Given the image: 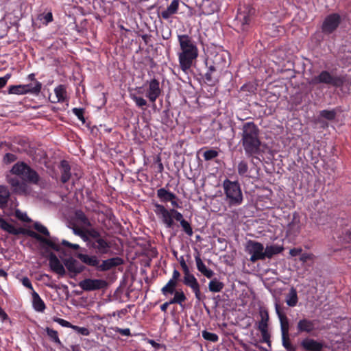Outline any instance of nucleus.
<instances>
[{
  "label": "nucleus",
  "instance_id": "f257e3e1",
  "mask_svg": "<svg viewBox=\"0 0 351 351\" xmlns=\"http://www.w3.org/2000/svg\"><path fill=\"white\" fill-rule=\"evenodd\" d=\"M10 172L16 176H7V182L10 185L12 193L16 195H29L32 189L28 183L39 184L40 178L38 173L24 162H18L14 164Z\"/></svg>",
  "mask_w": 351,
  "mask_h": 351
},
{
  "label": "nucleus",
  "instance_id": "f03ea898",
  "mask_svg": "<svg viewBox=\"0 0 351 351\" xmlns=\"http://www.w3.org/2000/svg\"><path fill=\"white\" fill-rule=\"evenodd\" d=\"M241 139L239 143L242 145L247 157H255L262 152V142L260 139V130L253 121L243 123L239 128Z\"/></svg>",
  "mask_w": 351,
  "mask_h": 351
},
{
  "label": "nucleus",
  "instance_id": "7ed1b4c3",
  "mask_svg": "<svg viewBox=\"0 0 351 351\" xmlns=\"http://www.w3.org/2000/svg\"><path fill=\"white\" fill-rule=\"evenodd\" d=\"M181 51L178 53L180 67L186 74L189 73L193 61L198 56V49L192 38L187 34L178 36Z\"/></svg>",
  "mask_w": 351,
  "mask_h": 351
},
{
  "label": "nucleus",
  "instance_id": "20e7f679",
  "mask_svg": "<svg viewBox=\"0 0 351 351\" xmlns=\"http://www.w3.org/2000/svg\"><path fill=\"white\" fill-rule=\"evenodd\" d=\"M312 85L319 84L339 88L342 92L350 93L351 90V77L347 74L332 75L326 70L322 71L315 75L309 82Z\"/></svg>",
  "mask_w": 351,
  "mask_h": 351
},
{
  "label": "nucleus",
  "instance_id": "39448f33",
  "mask_svg": "<svg viewBox=\"0 0 351 351\" xmlns=\"http://www.w3.org/2000/svg\"><path fill=\"white\" fill-rule=\"evenodd\" d=\"M0 228L3 230L8 232L9 234L13 235H27L36 239L39 242L47 245L49 247L53 249L54 251L60 250V247L56 243V242L58 241L57 239L53 238L51 239H45V237H42L41 235H40L39 234L36 233L33 230L25 229L23 228H16L12 224L7 222L5 219H4L2 217H0Z\"/></svg>",
  "mask_w": 351,
  "mask_h": 351
},
{
  "label": "nucleus",
  "instance_id": "423d86ee",
  "mask_svg": "<svg viewBox=\"0 0 351 351\" xmlns=\"http://www.w3.org/2000/svg\"><path fill=\"white\" fill-rule=\"evenodd\" d=\"M256 10L250 5L239 8L235 19V26L237 32L246 33L250 30L254 23Z\"/></svg>",
  "mask_w": 351,
  "mask_h": 351
},
{
  "label": "nucleus",
  "instance_id": "0eeeda50",
  "mask_svg": "<svg viewBox=\"0 0 351 351\" xmlns=\"http://www.w3.org/2000/svg\"><path fill=\"white\" fill-rule=\"evenodd\" d=\"M226 200L230 206H237L242 204L243 196L238 181H231L226 178L222 184Z\"/></svg>",
  "mask_w": 351,
  "mask_h": 351
},
{
  "label": "nucleus",
  "instance_id": "6e6552de",
  "mask_svg": "<svg viewBox=\"0 0 351 351\" xmlns=\"http://www.w3.org/2000/svg\"><path fill=\"white\" fill-rule=\"evenodd\" d=\"M154 213L161 219L167 228H171L175 225L173 219L180 223L184 220L183 215L174 208L167 210L163 205L153 202Z\"/></svg>",
  "mask_w": 351,
  "mask_h": 351
},
{
  "label": "nucleus",
  "instance_id": "1a4fd4ad",
  "mask_svg": "<svg viewBox=\"0 0 351 351\" xmlns=\"http://www.w3.org/2000/svg\"><path fill=\"white\" fill-rule=\"evenodd\" d=\"M40 243L43 244V243ZM43 245H45V243H43ZM45 245L47 246L46 247L43 246V248L45 250V253L43 254V256L47 258L51 270L60 276H64L66 271L64 265L60 263L56 254L49 251V248L51 250L52 248L46 244ZM53 250H54L53 249Z\"/></svg>",
  "mask_w": 351,
  "mask_h": 351
},
{
  "label": "nucleus",
  "instance_id": "9d476101",
  "mask_svg": "<svg viewBox=\"0 0 351 351\" xmlns=\"http://www.w3.org/2000/svg\"><path fill=\"white\" fill-rule=\"evenodd\" d=\"M245 251L251 255L250 261L252 263H256L258 260H265V248L260 242L254 240L247 241Z\"/></svg>",
  "mask_w": 351,
  "mask_h": 351
},
{
  "label": "nucleus",
  "instance_id": "9b49d317",
  "mask_svg": "<svg viewBox=\"0 0 351 351\" xmlns=\"http://www.w3.org/2000/svg\"><path fill=\"white\" fill-rule=\"evenodd\" d=\"M341 23V16L339 14L333 13L328 15L324 20L321 29L322 33L329 35L333 33Z\"/></svg>",
  "mask_w": 351,
  "mask_h": 351
},
{
  "label": "nucleus",
  "instance_id": "f8f14e48",
  "mask_svg": "<svg viewBox=\"0 0 351 351\" xmlns=\"http://www.w3.org/2000/svg\"><path fill=\"white\" fill-rule=\"evenodd\" d=\"M79 286L85 291H92L106 288L108 283L103 279L86 278L79 282Z\"/></svg>",
  "mask_w": 351,
  "mask_h": 351
},
{
  "label": "nucleus",
  "instance_id": "ddd939ff",
  "mask_svg": "<svg viewBox=\"0 0 351 351\" xmlns=\"http://www.w3.org/2000/svg\"><path fill=\"white\" fill-rule=\"evenodd\" d=\"M62 263L70 273L71 278H74L77 274L84 271L86 269V267L84 265L81 264L72 256L62 259Z\"/></svg>",
  "mask_w": 351,
  "mask_h": 351
},
{
  "label": "nucleus",
  "instance_id": "4468645a",
  "mask_svg": "<svg viewBox=\"0 0 351 351\" xmlns=\"http://www.w3.org/2000/svg\"><path fill=\"white\" fill-rule=\"evenodd\" d=\"M228 56L225 51L217 53L207 60L206 65L211 64L219 70V73H221L228 64Z\"/></svg>",
  "mask_w": 351,
  "mask_h": 351
},
{
  "label": "nucleus",
  "instance_id": "2eb2a0df",
  "mask_svg": "<svg viewBox=\"0 0 351 351\" xmlns=\"http://www.w3.org/2000/svg\"><path fill=\"white\" fill-rule=\"evenodd\" d=\"M148 88L146 93V97L152 103H155L157 98L161 95L162 89L160 87V83L158 80L154 78L147 81Z\"/></svg>",
  "mask_w": 351,
  "mask_h": 351
},
{
  "label": "nucleus",
  "instance_id": "dca6fc26",
  "mask_svg": "<svg viewBox=\"0 0 351 351\" xmlns=\"http://www.w3.org/2000/svg\"><path fill=\"white\" fill-rule=\"evenodd\" d=\"M296 329L297 335L302 333L311 335L316 329L315 320L307 318L300 319L297 322Z\"/></svg>",
  "mask_w": 351,
  "mask_h": 351
},
{
  "label": "nucleus",
  "instance_id": "f3484780",
  "mask_svg": "<svg viewBox=\"0 0 351 351\" xmlns=\"http://www.w3.org/2000/svg\"><path fill=\"white\" fill-rule=\"evenodd\" d=\"M110 248V243L103 237L93 241L88 247L89 250L94 251L99 255L107 254L109 252Z\"/></svg>",
  "mask_w": 351,
  "mask_h": 351
},
{
  "label": "nucleus",
  "instance_id": "a211bd4d",
  "mask_svg": "<svg viewBox=\"0 0 351 351\" xmlns=\"http://www.w3.org/2000/svg\"><path fill=\"white\" fill-rule=\"evenodd\" d=\"M300 346L304 351H322L324 348V343L310 337H306L300 341Z\"/></svg>",
  "mask_w": 351,
  "mask_h": 351
},
{
  "label": "nucleus",
  "instance_id": "6ab92c4d",
  "mask_svg": "<svg viewBox=\"0 0 351 351\" xmlns=\"http://www.w3.org/2000/svg\"><path fill=\"white\" fill-rule=\"evenodd\" d=\"M275 309L280 320L282 335H289V322L288 317H287L285 313L282 311L281 306L278 303L275 304Z\"/></svg>",
  "mask_w": 351,
  "mask_h": 351
},
{
  "label": "nucleus",
  "instance_id": "aec40b11",
  "mask_svg": "<svg viewBox=\"0 0 351 351\" xmlns=\"http://www.w3.org/2000/svg\"><path fill=\"white\" fill-rule=\"evenodd\" d=\"M123 261L120 257H113L102 261L101 265H99L98 270L101 271H106L111 269L112 268L122 265Z\"/></svg>",
  "mask_w": 351,
  "mask_h": 351
},
{
  "label": "nucleus",
  "instance_id": "412c9836",
  "mask_svg": "<svg viewBox=\"0 0 351 351\" xmlns=\"http://www.w3.org/2000/svg\"><path fill=\"white\" fill-rule=\"evenodd\" d=\"M219 73V70L213 66L208 64V70L204 75L205 82L209 86H215L218 82V76L216 73Z\"/></svg>",
  "mask_w": 351,
  "mask_h": 351
},
{
  "label": "nucleus",
  "instance_id": "4be33fe9",
  "mask_svg": "<svg viewBox=\"0 0 351 351\" xmlns=\"http://www.w3.org/2000/svg\"><path fill=\"white\" fill-rule=\"evenodd\" d=\"M77 257L85 265L91 267H95L98 270L99 259L96 255L89 256L88 254L78 253L77 254Z\"/></svg>",
  "mask_w": 351,
  "mask_h": 351
},
{
  "label": "nucleus",
  "instance_id": "5701e85b",
  "mask_svg": "<svg viewBox=\"0 0 351 351\" xmlns=\"http://www.w3.org/2000/svg\"><path fill=\"white\" fill-rule=\"evenodd\" d=\"M195 260L197 265V270L202 273L204 276L208 278H211L214 276V272L213 270L208 269L205 264L203 263L202 260L200 258V254L199 252L197 253V255L195 256Z\"/></svg>",
  "mask_w": 351,
  "mask_h": 351
},
{
  "label": "nucleus",
  "instance_id": "b1692460",
  "mask_svg": "<svg viewBox=\"0 0 351 351\" xmlns=\"http://www.w3.org/2000/svg\"><path fill=\"white\" fill-rule=\"evenodd\" d=\"M179 0H173L167 9L160 12V16L165 20L169 19L172 15L178 12Z\"/></svg>",
  "mask_w": 351,
  "mask_h": 351
},
{
  "label": "nucleus",
  "instance_id": "393cba45",
  "mask_svg": "<svg viewBox=\"0 0 351 351\" xmlns=\"http://www.w3.org/2000/svg\"><path fill=\"white\" fill-rule=\"evenodd\" d=\"M61 178L62 183L67 182L71 178V167L68 161L63 160L60 162Z\"/></svg>",
  "mask_w": 351,
  "mask_h": 351
},
{
  "label": "nucleus",
  "instance_id": "a878e982",
  "mask_svg": "<svg viewBox=\"0 0 351 351\" xmlns=\"http://www.w3.org/2000/svg\"><path fill=\"white\" fill-rule=\"evenodd\" d=\"M157 197L162 202H168L172 200V199H177L176 194L165 188H160L157 190Z\"/></svg>",
  "mask_w": 351,
  "mask_h": 351
},
{
  "label": "nucleus",
  "instance_id": "bb28decb",
  "mask_svg": "<svg viewBox=\"0 0 351 351\" xmlns=\"http://www.w3.org/2000/svg\"><path fill=\"white\" fill-rule=\"evenodd\" d=\"M284 250L282 245H267L265 249V259L271 258L274 255L281 253Z\"/></svg>",
  "mask_w": 351,
  "mask_h": 351
},
{
  "label": "nucleus",
  "instance_id": "cd10ccee",
  "mask_svg": "<svg viewBox=\"0 0 351 351\" xmlns=\"http://www.w3.org/2000/svg\"><path fill=\"white\" fill-rule=\"evenodd\" d=\"M32 304L34 310L38 312H43L46 308L43 300L40 298L38 293L34 291L32 292Z\"/></svg>",
  "mask_w": 351,
  "mask_h": 351
},
{
  "label": "nucleus",
  "instance_id": "c85d7f7f",
  "mask_svg": "<svg viewBox=\"0 0 351 351\" xmlns=\"http://www.w3.org/2000/svg\"><path fill=\"white\" fill-rule=\"evenodd\" d=\"M286 303L289 306L294 307L298 302V297L296 289L291 287L289 293L286 295Z\"/></svg>",
  "mask_w": 351,
  "mask_h": 351
},
{
  "label": "nucleus",
  "instance_id": "c756f323",
  "mask_svg": "<svg viewBox=\"0 0 351 351\" xmlns=\"http://www.w3.org/2000/svg\"><path fill=\"white\" fill-rule=\"evenodd\" d=\"M34 228L38 231L40 233L43 234V235L47 237L48 238H45L46 239H53V238H56L58 239V241L56 242L57 245L59 246L60 247V250L59 251H57L58 252H61L62 251V249L60 247V244L59 243V239L58 238L56 237H51L50 236V233L49 232V230H47V228L44 226L43 225L40 224V223L38 222H36L34 223Z\"/></svg>",
  "mask_w": 351,
  "mask_h": 351
},
{
  "label": "nucleus",
  "instance_id": "7c9ffc66",
  "mask_svg": "<svg viewBox=\"0 0 351 351\" xmlns=\"http://www.w3.org/2000/svg\"><path fill=\"white\" fill-rule=\"evenodd\" d=\"M54 92L56 97V101H52L51 102H64L66 100V90L64 85L60 84L58 86L54 89Z\"/></svg>",
  "mask_w": 351,
  "mask_h": 351
},
{
  "label": "nucleus",
  "instance_id": "2f4dec72",
  "mask_svg": "<svg viewBox=\"0 0 351 351\" xmlns=\"http://www.w3.org/2000/svg\"><path fill=\"white\" fill-rule=\"evenodd\" d=\"M10 197V193L6 186L0 185V207L4 208L7 206Z\"/></svg>",
  "mask_w": 351,
  "mask_h": 351
},
{
  "label": "nucleus",
  "instance_id": "473e14b6",
  "mask_svg": "<svg viewBox=\"0 0 351 351\" xmlns=\"http://www.w3.org/2000/svg\"><path fill=\"white\" fill-rule=\"evenodd\" d=\"M259 315L261 317V320L258 323V329L262 330L268 328L269 313L267 310L261 309L259 311Z\"/></svg>",
  "mask_w": 351,
  "mask_h": 351
},
{
  "label": "nucleus",
  "instance_id": "72a5a7b5",
  "mask_svg": "<svg viewBox=\"0 0 351 351\" xmlns=\"http://www.w3.org/2000/svg\"><path fill=\"white\" fill-rule=\"evenodd\" d=\"M177 285H178L177 280L170 279L169 280V282H167V284L162 288V289H161L162 293L164 295H167L169 294L172 295L176 291V287Z\"/></svg>",
  "mask_w": 351,
  "mask_h": 351
},
{
  "label": "nucleus",
  "instance_id": "f704fd0d",
  "mask_svg": "<svg viewBox=\"0 0 351 351\" xmlns=\"http://www.w3.org/2000/svg\"><path fill=\"white\" fill-rule=\"evenodd\" d=\"M224 287V284L217 278L212 279L208 284V289L211 292H220Z\"/></svg>",
  "mask_w": 351,
  "mask_h": 351
},
{
  "label": "nucleus",
  "instance_id": "c9c22d12",
  "mask_svg": "<svg viewBox=\"0 0 351 351\" xmlns=\"http://www.w3.org/2000/svg\"><path fill=\"white\" fill-rule=\"evenodd\" d=\"M27 86H23V84L12 85L9 86L8 93V94L25 95L27 94V90L25 89Z\"/></svg>",
  "mask_w": 351,
  "mask_h": 351
},
{
  "label": "nucleus",
  "instance_id": "e433bc0d",
  "mask_svg": "<svg viewBox=\"0 0 351 351\" xmlns=\"http://www.w3.org/2000/svg\"><path fill=\"white\" fill-rule=\"evenodd\" d=\"M23 86H27L25 88L27 90V94L30 93L36 95L40 93L42 88V84L38 81H36L34 85L33 84H23Z\"/></svg>",
  "mask_w": 351,
  "mask_h": 351
},
{
  "label": "nucleus",
  "instance_id": "4c0bfd02",
  "mask_svg": "<svg viewBox=\"0 0 351 351\" xmlns=\"http://www.w3.org/2000/svg\"><path fill=\"white\" fill-rule=\"evenodd\" d=\"M183 283L184 285L190 287L192 291L200 286L194 275L190 277H184Z\"/></svg>",
  "mask_w": 351,
  "mask_h": 351
},
{
  "label": "nucleus",
  "instance_id": "58836bf2",
  "mask_svg": "<svg viewBox=\"0 0 351 351\" xmlns=\"http://www.w3.org/2000/svg\"><path fill=\"white\" fill-rule=\"evenodd\" d=\"M75 217L77 219V220L80 221L83 225L88 226V227H90L92 226L89 219H88V217H86V215L82 210H77L75 212Z\"/></svg>",
  "mask_w": 351,
  "mask_h": 351
},
{
  "label": "nucleus",
  "instance_id": "ea45409f",
  "mask_svg": "<svg viewBox=\"0 0 351 351\" xmlns=\"http://www.w3.org/2000/svg\"><path fill=\"white\" fill-rule=\"evenodd\" d=\"M298 215L295 213L293 215L292 221L288 224L290 231H293L295 233H298L300 230V220L298 219Z\"/></svg>",
  "mask_w": 351,
  "mask_h": 351
},
{
  "label": "nucleus",
  "instance_id": "a19ab883",
  "mask_svg": "<svg viewBox=\"0 0 351 351\" xmlns=\"http://www.w3.org/2000/svg\"><path fill=\"white\" fill-rule=\"evenodd\" d=\"M46 332L48 335V337L50 338V339L53 341L54 343H57L60 347H62L63 345L62 342L60 341L59 337H58V333L56 330L50 328H46L45 329Z\"/></svg>",
  "mask_w": 351,
  "mask_h": 351
},
{
  "label": "nucleus",
  "instance_id": "79ce46f5",
  "mask_svg": "<svg viewBox=\"0 0 351 351\" xmlns=\"http://www.w3.org/2000/svg\"><path fill=\"white\" fill-rule=\"evenodd\" d=\"M337 116V111L332 110H323L319 112V117L328 121H333Z\"/></svg>",
  "mask_w": 351,
  "mask_h": 351
},
{
  "label": "nucleus",
  "instance_id": "37998d69",
  "mask_svg": "<svg viewBox=\"0 0 351 351\" xmlns=\"http://www.w3.org/2000/svg\"><path fill=\"white\" fill-rule=\"evenodd\" d=\"M282 342L284 348L288 351H295L296 347L290 342L289 335H282Z\"/></svg>",
  "mask_w": 351,
  "mask_h": 351
},
{
  "label": "nucleus",
  "instance_id": "c03bdc74",
  "mask_svg": "<svg viewBox=\"0 0 351 351\" xmlns=\"http://www.w3.org/2000/svg\"><path fill=\"white\" fill-rule=\"evenodd\" d=\"M173 298H175L176 301L177 302V304L180 305L181 306H183V302H184L186 300V297L182 290L176 291L173 293Z\"/></svg>",
  "mask_w": 351,
  "mask_h": 351
},
{
  "label": "nucleus",
  "instance_id": "a18cd8bd",
  "mask_svg": "<svg viewBox=\"0 0 351 351\" xmlns=\"http://www.w3.org/2000/svg\"><path fill=\"white\" fill-rule=\"evenodd\" d=\"M180 224L182 228L183 232L186 235H188L189 237H191L193 235V228L191 227V223L188 221H186V219L182 220L180 223Z\"/></svg>",
  "mask_w": 351,
  "mask_h": 351
},
{
  "label": "nucleus",
  "instance_id": "49530a36",
  "mask_svg": "<svg viewBox=\"0 0 351 351\" xmlns=\"http://www.w3.org/2000/svg\"><path fill=\"white\" fill-rule=\"evenodd\" d=\"M237 171L239 176H247L246 174L248 171L247 162L245 160L240 161L238 164Z\"/></svg>",
  "mask_w": 351,
  "mask_h": 351
},
{
  "label": "nucleus",
  "instance_id": "de8ad7c7",
  "mask_svg": "<svg viewBox=\"0 0 351 351\" xmlns=\"http://www.w3.org/2000/svg\"><path fill=\"white\" fill-rule=\"evenodd\" d=\"M131 98L138 107L145 109V107L147 106V102L144 98L135 95H132Z\"/></svg>",
  "mask_w": 351,
  "mask_h": 351
},
{
  "label": "nucleus",
  "instance_id": "09e8293b",
  "mask_svg": "<svg viewBox=\"0 0 351 351\" xmlns=\"http://www.w3.org/2000/svg\"><path fill=\"white\" fill-rule=\"evenodd\" d=\"M338 238L343 243H351V230H346Z\"/></svg>",
  "mask_w": 351,
  "mask_h": 351
},
{
  "label": "nucleus",
  "instance_id": "8fccbe9b",
  "mask_svg": "<svg viewBox=\"0 0 351 351\" xmlns=\"http://www.w3.org/2000/svg\"><path fill=\"white\" fill-rule=\"evenodd\" d=\"M202 337L204 339L211 342H217L219 340V337L217 334L210 332L207 330L202 331Z\"/></svg>",
  "mask_w": 351,
  "mask_h": 351
},
{
  "label": "nucleus",
  "instance_id": "3c124183",
  "mask_svg": "<svg viewBox=\"0 0 351 351\" xmlns=\"http://www.w3.org/2000/svg\"><path fill=\"white\" fill-rule=\"evenodd\" d=\"M169 110L168 109L163 110L162 112L161 122L167 126H170L173 123V121L169 117Z\"/></svg>",
  "mask_w": 351,
  "mask_h": 351
},
{
  "label": "nucleus",
  "instance_id": "603ef678",
  "mask_svg": "<svg viewBox=\"0 0 351 351\" xmlns=\"http://www.w3.org/2000/svg\"><path fill=\"white\" fill-rule=\"evenodd\" d=\"M259 330L262 336V339L261 340V342L266 343L270 347L271 343L270 340L271 335L268 331V328L262 329Z\"/></svg>",
  "mask_w": 351,
  "mask_h": 351
},
{
  "label": "nucleus",
  "instance_id": "864d4df0",
  "mask_svg": "<svg viewBox=\"0 0 351 351\" xmlns=\"http://www.w3.org/2000/svg\"><path fill=\"white\" fill-rule=\"evenodd\" d=\"M219 153L215 149H208L204 152V158L205 160H210L217 157Z\"/></svg>",
  "mask_w": 351,
  "mask_h": 351
},
{
  "label": "nucleus",
  "instance_id": "5fc2aeb1",
  "mask_svg": "<svg viewBox=\"0 0 351 351\" xmlns=\"http://www.w3.org/2000/svg\"><path fill=\"white\" fill-rule=\"evenodd\" d=\"M87 230H88V234H89L90 239L92 241L94 240L99 239L102 237L101 236L100 232L95 228L87 229Z\"/></svg>",
  "mask_w": 351,
  "mask_h": 351
},
{
  "label": "nucleus",
  "instance_id": "6e6d98bb",
  "mask_svg": "<svg viewBox=\"0 0 351 351\" xmlns=\"http://www.w3.org/2000/svg\"><path fill=\"white\" fill-rule=\"evenodd\" d=\"M72 111L73 114L82 122V123H85L86 121L84 117V108H74L72 109Z\"/></svg>",
  "mask_w": 351,
  "mask_h": 351
},
{
  "label": "nucleus",
  "instance_id": "4d7b16f0",
  "mask_svg": "<svg viewBox=\"0 0 351 351\" xmlns=\"http://www.w3.org/2000/svg\"><path fill=\"white\" fill-rule=\"evenodd\" d=\"M71 328L73 329L77 333L84 336H88L90 334V331L87 328L80 327L75 325H72Z\"/></svg>",
  "mask_w": 351,
  "mask_h": 351
},
{
  "label": "nucleus",
  "instance_id": "13d9d810",
  "mask_svg": "<svg viewBox=\"0 0 351 351\" xmlns=\"http://www.w3.org/2000/svg\"><path fill=\"white\" fill-rule=\"evenodd\" d=\"M16 159L17 157L16 156V155L11 153H7L3 158V161L5 164H10L16 160Z\"/></svg>",
  "mask_w": 351,
  "mask_h": 351
},
{
  "label": "nucleus",
  "instance_id": "bf43d9fd",
  "mask_svg": "<svg viewBox=\"0 0 351 351\" xmlns=\"http://www.w3.org/2000/svg\"><path fill=\"white\" fill-rule=\"evenodd\" d=\"M53 321L55 322L58 323L60 325H61L62 326H64V327H67V328H71V326L73 325L69 322H68L66 320H64L63 319L57 317H53Z\"/></svg>",
  "mask_w": 351,
  "mask_h": 351
},
{
  "label": "nucleus",
  "instance_id": "052dcab7",
  "mask_svg": "<svg viewBox=\"0 0 351 351\" xmlns=\"http://www.w3.org/2000/svg\"><path fill=\"white\" fill-rule=\"evenodd\" d=\"M16 217L19 219H20L24 222H30L31 221V219L27 215L26 213H23L19 210L16 211Z\"/></svg>",
  "mask_w": 351,
  "mask_h": 351
},
{
  "label": "nucleus",
  "instance_id": "680f3d73",
  "mask_svg": "<svg viewBox=\"0 0 351 351\" xmlns=\"http://www.w3.org/2000/svg\"><path fill=\"white\" fill-rule=\"evenodd\" d=\"M61 245H62L63 246H65V247H69V248H72L73 250H79L80 249V245L78 244H73V243H71L70 242H69L68 241L66 240H62L61 241Z\"/></svg>",
  "mask_w": 351,
  "mask_h": 351
},
{
  "label": "nucleus",
  "instance_id": "e2e57ef3",
  "mask_svg": "<svg viewBox=\"0 0 351 351\" xmlns=\"http://www.w3.org/2000/svg\"><path fill=\"white\" fill-rule=\"evenodd\" d=\"M80 237L86 243V246L89 247L92 241L90 239L89 234H88V230H84L82 234L80 236Z\"/></svg>",
  "mask_w": 351,
  "mask_h": 351
},
{
  "label": "nucleus",
  "instance_id": "0e129e2a",
  "mask_svg": "<svg viewBox=\"0 0 351 351\" xmlns=\"http://www.w3.org/2000/svg\"><path fill=\"white\" fill-rule=\"evenodd\" d=\"M193 291L195 293V298L197 302H200L205 298V295H203L201 293L200 286L199 287H197V289H195V290H193Z\"/></svg>",
  "mask_w": 351,
  "mask_h": 351
},
{
  "label": "nucleus",
  "instance_id": "69168bd1",
  "mask_svg": "<svg viewBox=\"0 0 351 351\" xmlns=\"http://www.w3.org/2000/svg\"><path fill=\"white\" fill-rule=\"evenodd\" d=\"M22 284L24 287H27V289L34 291L31 281L27 277H23L22 278Z\"/></svg>",
  "mask_w": 351,
  "mask_h": 351
},
{
  "label": "nucleus",
  "instance_id": "338daca9",
  "mask_svg": "<svg viewBox=\"0 0 351 351\" xmlns=\"http://www.w3.org/2000/svg\"><path fill=\"white\" fill-rule=\"evenodd\" d=\"M302 250L301 248H293L289 251V254L291 256H296L302 252Z\"/></svg>",
  "mask_w": 351,
  "mask_h": 351
},
{
  "label": "nucleus",
  "instance_id": "774afa93",
  "mask_svg": "<svg viewBox=\"0 0 351 351\" xmlns=\"http://www.w3.org/2000/svg\"><path fill=\"white\" fill-rule=\"evenodd\" d=\"M116 331L125 336H130L131 335L130 330L129 328H117Z\"/></svg>",
  "mask_w": 351,
  "mask_h": 351
}]
</instances>
